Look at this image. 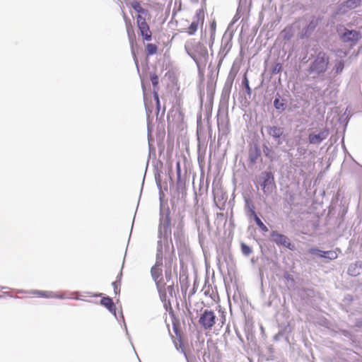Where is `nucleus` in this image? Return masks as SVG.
Instances as JSON below:
<instances>
[{"instance_id":"f257e3e1","label":"nucleus","mask_w":362,"mask_h":362,"mask_svg":"<svg viewBox=\"0 0 362 362\" xmlns=\"http://www.w3.org/2000/svg\"><path fill=\"white\" fill-rule=\"evenodd\" d=\"M185 47L187 54L197 64L199 62H206L208 59V50L202 42H195L193 40H191L186 42Z\"/></svg>"},{"instance_id":"f03ea898","label":"nucleus","mask_w":362,"mask_h":362,"mask_svg":"<svg viewBox=\"0 0 362 362\" xmlns=\"http://www.w3.org/2000/svg\"><path fill=\"white\" fill-rule=\"evenodd\" d=\"M163 265V257L162 255L157 254L156 262L153 267H152L151 269V276L153 280L156 283V286L159 292V295L160 298L163 300H165L167 297L166 288L165 287V284L163 283L161 276H162V269L161 267Z\"/></svg>"},{"instance_id":"7ed1b4c3","label":"nucleus","mask_w":362,"mask_h":362,"mask_svg":"<svg viewBox=\"0 0 362 362\" xmlns=\"http://www.w3.org/2000/svg\"><path fill=\"white\" fill-rule=\"evenodd\" d=\"M329 64V57L325 52H319L310 66L311 71L317 74L323 73L327 70Z\"/></svg>"},{"instance_id":"20e7f679","label":"nucleus","mask_w":362,"mask_h":362,"mask_svg":"<svg viewBox=\"0 0 362 362\" xmlns=\"http://www.w3.org/2000/svg\"><path fill=\"white\" fill-rule=\"evenodd\" d=\"M199 323L204 329H211L216 323V315L212 310H205L200 315Z\"/></svg>"},{"instance_id":"39448f33","label":"nucleus","mask_w":362,"mask_h":362,"mask_svg":"<svg viewBox=\"0 0 362 362\" xmlns=\"http://www.w3.org/2000/svg\"><path fill=\"white\" fill-rule=\"evenodd\" d=\"M136 24L143 39L146 41L151 40L152 33L145 18L138 15L136 17Z\"/></svg>"},{"instance_id":"423d86ee","label":"nucleus","mask_w":362,"mask_h":362,"mask_svg":"<svg viewBox=\"0 0 362 362\" xmlns=\"http://www.w3.org/2000/svg\"><path fill=\"white\" fill-rule=\"evenodd\" d=\"M272 240L278 245L284 246L291 250H295V245L292 244L290 239L285 235L273 231L271 235Z\"/></svg>"},{"instance_id":"0eeeda50","label":"nucleus","mask_w":362,"mask_h":362,"mask_svg":"<svg viewBox=\"0 0 362 362\" xmlns=\"http://www.w3.org/2000/svg\"><path fill=\"white\" fill-rule=\"evenodd\" d=\"M361 35L356 30H349L345 29V32L341 35V38L344 42H356L361 39Z\"/></svg>"},{"instance_id":"6e6552de","label":"nucleus","mask_w":362,"mask_h":362,"mask_svg":"<svg viewBox=\"0 0 362 362\" xmlns=\"http://www.w3.org/2000/svg\"><path fill=\"white\" fill-rule=\"evenodd\" d=\"M168 263H166V265L168 264V269L165 271V278L167 279H169L171 277V269L173 265V269L177 274V264H176V256L175 254V249L173 247L172 252L170 255V256L167 259Z\"/></svg>"},{"instance_id":"1a4fd4ad","label":"nucleus","mask_w":362,"mask_h":362,"mask_svg":"<svg viewBox=\"0 0 362 362\" xmlns=\"http://www.w3.org/2000/svg\"><path fill=\"white\" fill-rule=\"evenodd\" d=\"M329 135V131L324 129L319 134H310L308 136L309 143L312 144H317L325 140Z\"/></svg>"},{"instance_id":"9d476101","label":"nucleus","mask_w":362,"mask_h":362,"mask_svg":"<svg viewBox=\"0 0 362 362\" xmlns=\"http://www.w3.org/2000/svg\"><path fill=\"white\" fill-rule=\"evenodd\" d=\"M158 231L160 235L166 237L171 235V224L169 218L160 222Z\"/></svg>"},{"instance_id":"9b49d317","label":"nucleus","mask_w":362,"mask_h":362,"mask_svg":"<svg viewBox=\"0 0 362 362\" xmlns=\"http://www.w3.org/2000/svg\"><path fill=\"white\" fill-rule=\"evenodd\" d=\"M100 304L105 307L111 313H116V307L112 300L110 297H103L100 300Z\"/></svg>"},{"instance_id":"f8f14e48","label":"nucleus","mask_w":362,"mask_h":362,"mask_svg":"<svg viewBox=\"0 0 362 362\" xmlns=\"http://www.w3.org/2000/svg\"><path fill=\"white\" fill-rule=\"evenodd\" d=\"M30 293L35 295L37 297L52 298H62V296H57L53 292L44 291H32Z\"/></svg>"},{"instance_id":"ddd939ff","label":"nucleus","mask_w":362,"mask_h":362,"mask_svg":"<svg viewBox=\"0 0 362 362\" xmlns=\"http://www.w3.org/2000/svg\"><path fill=\"white\" fill-rule=\"evenodd\" d=\"M284 130L281 127L276 126L268 127V134L275 139L280 138L282 136Z\"/></svg>"},{"instance_id":"4468645a","label":"nucleus","mask_w":362,"mask_h":362,"mask_svg":"<svg viewBox=\"0 0 362 362\" xmlns=\"http://www.w3.org/2000/svg\"><path fill=\"white\" fill-rule=\"evenodd\" d=\"M267 177L264 179L262 186L264 193L269 190L270 187H272V182L270 180V173H266Z\"/></svg>"},{"instance_id":"2eb2a0df","label":"nucleus","mask_w":362,"mask_h":362,"mask_svg":"<svg viewBox=\"0 0 362 362\" xmlns=\"http://www.w3.org/2000/svg\"><path fill=\"white\" fill-rule=\"evenodd\" d=\"M322 254H320V256L322 257L327 258L329 259H335L338 257V254L337 251H323L322 252Z\"/></svg>"},{"instance_id":"dca6fc26","label":"nucleus","mask_w":362,"mask_h":362,"mask_svg":"<svg viewBox=\"0 0 362 362\" xmlns=\"http://www.w3.org/2000/svg\"><path fill=\"white\" fill-rule=\"evenodd\" d=\"M158 51V47L155 44L148 43L146 45V52L147 56L153 55Z\"/></svg>"},{"instance_id":"f3484780","label":"nucleus","mask_w":362,"mask_h":362,"mask_svg":"<svg viewBox=\"0 0 362 362\" xmlns=\"http://www.w3.org/2000/svg\"><path fill=\"white\" fill-rule=\"evenodd\" d=\"M199 22L193 21L191 25L187 28V33L192 35H194L198 29Z\"/></svg>"},{"instance_id":"a211bd4d","label":"nucleus","mask_w":362,"mask_h":362,"mask_svg":"<svg viewBox=\"0 0 362 362\" xmlns=\"http://www.w3.org/2000/svg\"><path fill=\"white\" fill-rule=\"evenodd\" d=\"M252 214L255 216V221L258 226V227L264 232H267L268 228L264 224V223L261 221V219L257 216V215L255 214V211H252Z\"/></svg>"},{"instance_id":"6ab92c4d","label":"nucleus","mask_w":362,"mask_h":362,"mask_svg":"<svg viewBox=\"0 0 362 362\" xmlns=\"http://www.w3.org/2000/svg\"><path fill=\"white\" fill-rule=\"evenodd\" d=\"M360 0H348L346 2V6L349 8H354L360 5Z\"/></svg>"},{"instance_id":"aec40b11","label":"nucleus","mask_w":362,"mask_h":362,"mask_svg":"<svg viewBox=\"0 0 362 362\" xmlns=\"http://www.w3.org/2000/svg\"><path fill=\"white\" fill-rule=\"evenodd\" d=\"M132 6L133 7V8L136 11L138 12L139 14L140 13H144L146 12L145 9L143 8L140 4L138 2V1H134L132 4Z\"/></svg>"},{"instance_id":"412c9836","label":"nucleus","mask_w":362,"mask_h":362,"mask_svg":"<svg viewBox=\"0 0 362 362\" xmlns=\"http://www.w3.org/2000/svg\"><path fill=\"white\" fill-rule=\"evenodd\" d=\"M260 156V152L259 150L256 148L255 152L253 153L252 152L250 153V160L252 163H255L257 159Z\"/></svg>"},{"instance_id":"4be33fe9","label":"nucleus","mask_w":362,"mask_h":362,"mask_svg":"<svg viewBox=\"0 0 362 362\" xmlns=\"http://www.w3.org/2000/svg\"><path fill=\"white\" fill-rule=\"evenodd\" d=\"M241 250L242 252L247 256L252 252L251 248L244 243L241 244Z\"/></svg>"},{"instance_id":"5701e85b","label":"nucleus","mask_w":362,"mask_h":362,"mask_svg":"<svg viewBox=\"0 0 362 362\" xmlns=\"http://www.w3.org/2000/svg\"><path fill=\"white\" fill-rule=\"evenodd\" d=\"M150 78L153 87H156L159 83L158 76L156 74H153L151 75Z\"/></svg>"},{"instance_id":"b1692460","label":"nucleus","mask_w":362,"mask_h":362,"mask_svg":"<svg viewBox=\"0 0 362 362\" xmlns=\"http://www.w3.org/2000/svg\"><path fill=\"white\" fill-rule=\"evenodd\" d=\"M356 269V265H351L349 269H348V274L351 275V276H356L357 274H359V272H356L355 270Z\"/></svg>"},{"instance_id":"393cba45","label":"nucleus","mask_w":362,"mask_h":362,"mask_svg":"<svg viewBox=\"0 0 362 362\" xmlns=\"http://www.w3.org/2000/svg\"><path fill=\"white\" fill-rule=\"evenodd\" d=\"M112 286H113L114 291H115V294L119 293V292H120V282L117 281H114L112 283Z\"/></svg>"},{"instance_id":"a878e982","label":"nucleus","mask_w":362,"mask_h":362,"mask_svg":"<svg viewBox=\"0 0 362 362\" xmlns=\"http://www.w3.org/2000/svg\"><path fill=\"white\" fill-rule=\"evenodd\" d=\"M281 71V64L280 63H277L273 68L272 72L274 74L279 73Z\"/></svg>"},{"instance_id":"bb28decb","label":"nucleus","mask_w":362,"mask_h":362,"mask_svg":"<svg viewBox=\"0 0 362 362\" xmlns=\"http://www.w3.org/2000/svg\"><path fill=\"white\" fill-rule=\"evenodd\" d=\"M153 96H154V98H155L156 102V106H157V108H158V111H159V110H160V100H159L158 94L156 90H154Z\"/></svg>"},{"instance_id":"cd10ccee","label":"nucleus","mask_w":362,"mask_h":362,"mask_svg":"<svg viewBox=\"0 0 362 362\" xmlns=\"http://www.w3.org/2000/svg\"><path fill=\"white\" fill-rule=\"evenodd\" d=\"M167 290L170 296L173 297L175 293L174 284L173 283L171 285L168 286Z\"/></svg>"},{"instance_id":"c85d7f7f","label":"nucleus","mask_w":362,"mask_h":362,"mask_svg":"<svg viewBox=\"0 0 362 362\" xmlns=\"http://www.w3.org/2000/svg\"><path fill=\"white\" fill-rule=\"evenodd\" d=\"M322 250H319L317 248H315V247L310 248L309 250V253L313 254V255L317 254V255H320V254H322Z\"/></svg>"},{"instance_id":"c756f323","label":"nucleus","mask_w":362,"mask_h":362,"mask_svg":"<svg viewBox=\"0 0 362 362\" xmlns=\"http://www.w3.org/2000/svg\"><path fill=\"white\" fill-rule=\"evenodd\" d=\"M134 40L132 39L131 40L132 52V54L134 56V60H135L136 63H137V58H136V54L134 50Z\"/></svg>"},{"instance_id":"7c9ffc66","label":"nucleus","mask_w":362,"mask_h":362,"mask_svg":"<svg viewBox=\"0 0 362 362\" xmlns=\"http://www.w3.org/2000/svg\"><path fill=\"white\" fill-rule=\"evenodd\" d=\"M271 151H272L271 149L269 148L267 146H265V148H264V153L265 156L267 157H270Z\"/></svg>"},{"instance_id":"2f4dec72","label":"nucleus","mask_w":362,"mask_h":362,"mask_svg":"<svg viewBox=\"0 0 362 362\" xmlns=\"http://www.w3.org/2000/svg\"><path fill=\"white\" fill-rule=\"evenodd\" d=\"M180 172H181V169H180V163L178 162V163H177V173L178 177H180Z\"/></svg>"},{"instance_id":"473e14b6","label":"nucleus","mask_w":362,"mask_h":362,"mask_svg":"<svg viewBox=\"0 0 362 362\" xmlns=\"http://www.w3.org/2000/svg\"><path fill=\"white\" fill-rule=\"evenodd\" d=\"M343 68H344V63L341 62L339 64V66L337 67V70L339 69L340 71H341L343 69Z\"/></svg>"},{"instance_id":"72a5a7b5","label":"nucleus","mask_w":362,"mask_h":362,"mask_svg":"<svg viewBox=\"0 0 362 362\" xmlns=\"http://www.w3.org/2000/svg\"><path fill=\"white\" fill-rule=\"evenodd\" d=\"M284 276H285V278L286 279H291V275L288 273H286Z\"/></svg>"},{"instance_id":"f704fd0d","label":"nucleus","mask_w":362,"mask_h":362,"mask_svg":"<svg viewBox=\"0 0 362 362\" xmlns=\"http://www.w3.org/2000/svg\"><path fill=\"white\" fill-rule=\"evenodd\" d=\"M279 103V100L278 99H276L274 100V105L276 106V108H279V106L277 105V103Z\"/></svg>"},{"instance_id":"c9c22d12","label":"nucleus","mask_w":362,"mask_h":362,"mask_svg":"<svg viewBox=\"0 0 362 362\" xmlns=\"http://www.w3.org/2000/svg\"><path fill=\"white\" fill-rule=\"evenodd\" d=\"M146 110L148 112H149L150 113L152 112L150 108L147 106V105L146 104Z\"/></svg>"},{"instance_id":"e433bc0d","label":"nucleus","mask_w":362,"mask_h":362,"mask_svg":"<svg viewBox=\"0 0 362 362\" xmlns=\"http://www.w3.org/2000/svg\"><path fill=\"white\" fill-rule=\"evenodd\" d=\"M223 323H224V321L226 320V318H225V317H224V316L223 317Z\"/></svg>"}]
</instances>
